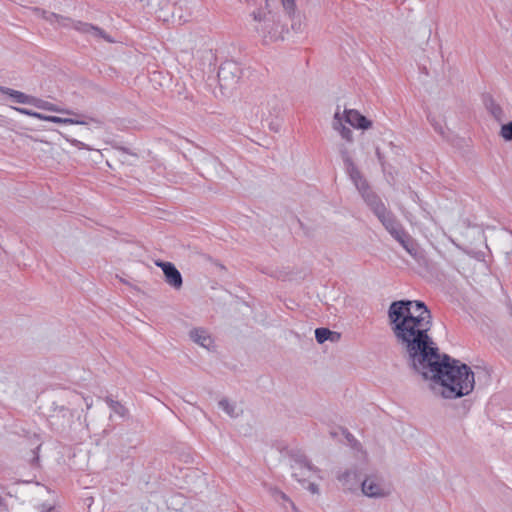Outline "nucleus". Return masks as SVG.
<instances>
[{"label":"nucleus","mask_w":512,"mask_h":512,"mask_svg":"<svg viewBox=\"0 0 512 512\" xmlns=\"http://www.w3.org/2000/svg\"><path fill=\"white\" fill-rule=\"evenodd\" d=\"M387 314L393 335L407 354L412 369L424 379L440 383L444 398H460L473 391L475 374L471 368L447 354H440L429 335L432 314L423 301H393Z\"/></svg>","instance_id":"obj_1"},{"label":"nucleus","mask_w":512,"mask_h":512,"mask_svg":"<svg viewBox=\"0 0 512 512\" xmlns=\"http://www.w3.org/2000/svg\"><path fill=\"white\" fill-rule=\"evenodd\" d=\"M253 29L268 44L282 39L283 26L276 15L266 8H259L252 12Z\"/></svg>","instance_id":"obj_2"},{"label":"nucleus","mask_w":512,"mask_h":512,"mask_svg":"<svg viewBox=\"0 0 512 512\" xmlns=\"http://www.w3.org/2000/svg\"><path fill=\"white\" fill-rule=\"evenodd\" d=\"M385 230L397 241L411 256L415 257L418 253L417 244L410 234L405 230L402 223L395 214L388 210L378 218Z\"/></svg>","instance_id":"obj_3"},{"label":"nucleus","mask_w":512,"mask_h":512,"mask_svg":"<svg viewBox=\"0 0 512 512\" xmlns=\"http://www.w3.org/2000/svg\"><path fill=\"white\" fill-rule=\"evenodd\" d=\"M56 18V22L62 26V27H72L77 32L90 36L94 39H103L104 41L108 43H114L115 40L111 38L102 28L99 26L82 22V21H76L69 17H64L61 15H54Z\"/></svg>","instance_id":"obj_4"},{"label":"nucleus","mask_w":512,"mask_h":512,"mask_svg":"<svg viewBox=\"0 0 512 512\" xmlns=\"http://www.w3.org/2000/svg\"><path fill=\"white\" fill-rule=\"evenodd\" d=\"M356 189L362 196L364 202L371 209L374 215L379 218L389 209H387L381 198L370 188L369 183L364 176L353 182Z\"/></svg>","instance_id":"obj_5"},{"label":"nucleus","mask_w":512,"mask_h":512,"mask_svg":"<svg viewBox=\"0 0 512 512\" xmlns=\"http://www.w3.org/2000/svg\"><path fill=\"white\" fill-rule=\"evenodd\" d=\"M242 68L232 60L225 61L218 69V82L220 88L226 91L233 90L242 77Z\"/></svg>","instance_id":"obj_6"},{"label":"nucleus","mask_w":512,"mask_h":512,"mask_svg":"<svg viewBox=\"0 0 512 512\" xmlns=\"http://www.w3.org/2000/svg\"><path fill=\"white\" fill-rule=\"evenodd\" d=\"M291 461L292 476L300 483L304 484L313 473L318 472L304 454H292Z\"/></svg>","instance_id":"obj_7"},{"label":"nucleus","mask_w":512,"mask_h":512,"mask_svg":"<svg viewBox=\"0 0 512 512\" xmlns=\"http://www.w3.org/2000/svg\"><path fill=\"white\" fill-rule=\"evenodd\" d=\"M361 491L370 498H382L389 494L383 482L375 476H367L361 481Z\"/></svg>","instance_id":"obj_8"},{"label":"nucleus","mask_w":512,"mask_h":512,"mask_svg":"<svg viewBox=\"0 0 512 512\" xmlns=\"http://www.w3.org/2000/svg\"><path fill=\"white\" fill-rule=\"evenodd\" d=\"M155 265L162 269L165 276V282L168 285L173 287L175 290H179L182 287V275L173 263L157 260L155 261Z\"/></svg>","instance_id":"obj_9"},{"label":"nucleus","mask_w":512,"mask_h":512,"mask_svg":"<svg viewBox=\"0 0 512 512\" xmlns=\"http://www.w3.org/2000/svg\"><path fill=\"white\" fill-rule=\"evenodd\" d=\"M344 113L345 121L357 129L366 130L372 126V122L360 114L357 110L346 109Z\"/></svg>","instance_id":"obj_10"},{"label":"nucleus","mask_w":512,"mask_h":512,"mask_svg":"<svg viewBox=\"0 0 512 512\" xmlns=\"http://www.w3.org/2000/svg\"><path fill=\"white\" fill-rule=\"evenodd\" d=\"M74 117L71 118H62L58 116H49L48 122H53L57 124H70V125H87L90 122L100 124L101 122L93 117H87L84 115H80L77 113V115H73Z\"/></svg>","instance_id":"obj_11"},{"label":"nucleus","mask_w":512,"mask_h":512,"mask_svg":"<svg viewBox=\"0 0 512 512\" xmlns=\"http://www.w3.org/2000/svg\"><path fill=\"white\" fill-rule=\"evenodd\" d=\"M0 92L2 94L10 96L16 103L28 104L34 106L36 97L27 95L21 91L14 90L8 87L0 86Z\"/></svg>","instance_id":"obj_12"},{"label":"nucleus","mask_w":512,"mask_h":512,"mask_svg":"<svg viewBox=\"0 0 512 512\" xmlns=\"http://www.w3.org/2000/svg\"><path fill=\"white\" fill-rule=\"evenodd\" d=\"M338 480L344 487V489L349 491H354L358 488L359 484L361 485L360 479H358V475L356 471L347 470L342 474L338 475Z\"/></svg>","instance_id":"obj_13"},{"label":"nucleus","mask_w":512,"mask_h":512,"mask_svg":"<svg viewBox=\"0 0 512 512\" xmlns=\"http://www.w3.org/2000/svg\"><path fill=\"white\" fill-rule=\"evenodd\" d=\"M341 157L344 162L346 173L348 174L352 182L356 181L357 179L363 176L362 173L357 168V166L355 165V163L353 162L347 150H341Z\"/></svg>","instance_id":"obj_14"},{"label":"nucleus","mask_w":512,"mask_h":512,"mask_svg":"<svg viewBox=\"0 0 512 512\" xmlns=\"http://www.w3.org/2000/svg\"><path fill=\"white\" fill-rule=\"evenodd\" d=\"M190 338L200 346L209 349L213 340L208 332L202 328H195L190 331Z\"/></svg>","instance_id":"obj_15"},{"label":"nucleus","mask_w":512,"mask_h":512,"mask_svg":"<svg viewBox=\"0 0 512 512\" xmlns=\"http://www.w3.org/2000/svg\"><path fill=\"white\" fill-rule=\"evenodd\" d=\"M34 107H36L38 109L61 113V114H66V115H77V113L73 110L60 108L59 106H57L51 102H48L46 100H43V99H40L37 97L35 99Z\"/></svg>","instance_id":"obj_16"},{"label":"nucleus","mask_w":512,"mask_h":512,"mask_svg":"<svg viewBox=\"0 0 512 512\" xmlns=\"http://www.w3.org/2000/svg\"><path fill=\"white\" fill-rule=\"evenodd\" d=\"M484 104L488 112L497 122H502L505 119V113L502 107L496 103L492 96L486 97Z\"/></svg>","instance_id":"obj_17"},{"label":"nucleus","mask_w":512,"mask_h":512,"mask_svg":"<svg viewBox=\"0 0 512 512\" xmlns=\"http://www.w3.org/2000/svg\"><path fill=\"white\" fill-rule=\"evenodd\" d=\"M333 128L337 131H339L340 135L343 139L347 140L348 142H351L353 140V133L352 130L342 123V119L340 117V111L339 108L337 109L334 120H333Z\"/></svg>","instance_id":"obj_18"},{"label":"nucleus","mask_w":512,"mask_h":512,"mask_svg":"<svg viewBox=\"0 0 512 512\" xmlns=\"http://www.w3.org/2000/svg\"><path fill=\"white\" fill-rule=\"evenodd\" d=\"M105 402L109 406V408L116 414H118L121 417H125L128 413L127 408L122 405L119 401L113 400L110 397H106Z\"/></svg>","instance_id":"obj_19"},{"label":"nucleus","mask_w":512,"mask_h":512,"mask_svg":"<svg viewBox=\"0 0 512 512\" xmlns=\"http://www.w3.org/2000/svg\"><path fill=\"white\" fill-rule=\"evenodd\" d=\"M271 493L275 501L283 505L284 508H287L286 504H289L293 509H295L294 503L289 499V497L284 492L278 489H273Z\"/></svg>","instance_id":"obj_20"},{"label":"nucleus","mask_w":512,"mask_h":512,"mask_svg":"<svg viewBox=\"0 0 512 512\" xmlns=\"http://www.w3.org/2000/svg\"><path fill=\"white\" fill-rule=\"evenodd\" d=\"M219 407L224 410L230 417L236 418L239 413L236 411V406L228 401V399L223 398L218 403Z\"/></svg>","instance_id":"obj_21"},{"label":"nucleus","mask_w":512,"mask_h":512,"mask_svg":"<svg viewBox=\"0 0 512 512\" xmlns=\"http://www.w3.org/2000/svg\"><path fill=\"white\" fill-rule=\"evenodd\" d=\"M332 335V331L328 328H317L315 330V339L319 344H323L325 341L329 340Z\"/></svg>","instance_id":"obj_22"},{"label":"nucleus","mask_w":512,"mask_h":512,"mask_svg":"<svg viewBox=\"0 0 512 512\" xmlns=\"http://www.w3.org/2000/svg\"><path fill=\"white\" fill-rule=\"evenodd\" d=\"M41 448V443L37 444V446L31 450L30 457L28 460L30 461L31 466L33 467H39L40 466V457H39V451Z\"/></svg>","instance_id":"obj_23"},{"label":"nucleus","mask_w":512,"mask_h":512,"mask_svg":"<svg viewBox=\"0 0 512 512\" xmlns=\"http://www.w3.org/2000/svg\"><path fill=\"white\" fill-rule=\"evenodd\" d=\"M500 136L505 140V141H511L512 140V121L506 123V124H503L501 126V129H500Z\"/></svg>","instance_id":"obj_24"},{"label":"nucleus","mask_w":512,"mask_h":512,"mask_svg":"<svg viewBox=\"0 0 512 512\" xmlns=\"http://www.w3.org/2000/svg\"><path fill=\"white\" fill-rule=\"evenodd\" d=\"M427 119L437 133H439L440 135H444L443 126L441 125V123L438 120H436V118L434 116H432L431 114H428Z\"/></svg>","instance_id":"obj_25"},{"label":"nucleus","mask_w":512,"mask_h":512,"mask_svg":"<svg viewBox=\"0 0 512 512\" xmlns=\"http://www.w3.org/2000/svg\"><path fill=\"white\" fill-rule=\"evenodd\" d=\"M283 7L289 13L295 10V0H282Z\"/></svg>","instance_id":"obj_26"},{"label":"nucleus","mask_w":512,"mask_h":512,"mask_svg":"<svg viewBox=\"0 0 512 512\" xmlns=\"http://www.w3.org/2000/svg\"><path fill=\"white\" fill-rule=\"evenodd\" d=\"M307 489H308L312 494H317V493H319L318 485H317V484H315V483L309 482V483H308V486H307Z\"/></svg>","instance_id":"obj_27"},{"label":"nucleus","mask_w":512,"mask_h":512,"mask_svg":"<svg viewBox=\"0 0 512 512\" xmlns=\"http://www.w3.org/2000/svg\"><path fill=\"white\" fill-rule=\"evenodd\" d=\"M31 117H34V118H37L40 120H44V121H48V119H49V115H44L39 112H34V114H31Z\"/></svg>","instance_id":"obj_28"},{"label":"nucleus","mask_w":512,"mask_h":512,"mask_svg":"<svg viewBox=\"0 0 512 512\" xmlns=\"http://www.w3.org/2000/svg\"><path fill=\"white\" fill-rule=\"evenodd\" d=\"M16 111H18L21 114L31 116V114H34L35 111L26 109V108H15Z\"/></svg>","instance_id":"obj_29"},{"label":"nucleus","mask_w":512,"mask_h":512,"mask_svg":"<svg viewBox=\"0 0 512 512\" xmlns=\"http://www.w3.org/2000/svg\"><path fill=\"white\" fill-rule=\"evenodd\" d=\"M346 439L352 443L353 445H356L358 444V441L355 439V437L350 433V432H346V435H345Z\"/></svg>","instance_id":"obj_30"},{"label":"nucleus","mask_w":512,"mask_h":512,"mask_svg":"<svg viewBox=\"0 0 512 512\" xmlns=\"http://www.w3.org/2000/svg\"><path fill=\"white\" fill-rule=\"evenodd\" d=\"M340 339V333L332 331V335L329 338L331 342H337Z\"/></svg>","instance_id":"obj_31"},{"label":"nucleus","mask_w":512,"mask_h":512,"mask_svg":"<svg viewBox=\"0 0 512 512\" xmlns=\"http://www.w3.org/2000/svg\"><path fill=\"white\" fill-rule=\"evenodd\" d=\"M480 372H481V373H483V374H484V376H485L487 379H489V378H490V374H489V371H488V370H486V369H481V370H480V368H479V367H477V374L479 375V373H480Z\"/></svg>","instance_id":"obj_32"},{"label":"nucleus","mask_w":512,"mask_h":512,"mask_svg":"<svg viewBox=\"0 0 512 512\" xmlns=\"http://www.w3.org/2000/svg\"><path fill=\"white\" fill-rule=\"evenodd\" d=\"M272 101H273V103H274L273 110H274L275 114H278V112L280 111V109H279V106H278V103H277L276 98H273V99H272Z\"/></svg>","instance_id":"obj_33"},{"label":"nucleus","mask_w":512,"mask_h":512,"mask_svg":"<svg viewBox=\"0 0 512 512\" xmlns=\"http://www.w3.org/2000/svg\"><path fill=\"white\" fill-rule=\"evenodd\" d=\"M376 155H377L378 159L381 160L382 156H381L379 149L376 150Z\"/></svg>","instance_id":"obj_34"},{"label":"nucleus","mask_w":512,"mask_h":512,"mask_svg":"<svg viewBox=\"0 0 512 512\" xmlns=\"http://www.w3.org/2000/svg\"><path fill=\"white\" fill-rule=\"evenodd\" d=\"M87 408H90L91 407V403L90 402H87Z\"/></svg>","instance_id":"obj_35"},{"label":"nucleus","mask_w":512,"mask_h":512,"mask_svg":"<svg viewBox=\"0 0 512 512\" xmlns=\"http://www.w3.org/2000/svg\"><path fill=\"white\" fill-rule=\"evenodd\" d=\"M42 512H47V511H42Z\"/></svg>","instance_id":"obj_36"}]
</instances>
